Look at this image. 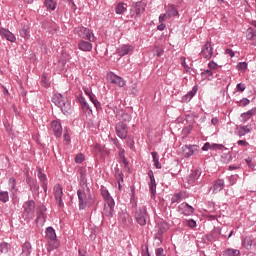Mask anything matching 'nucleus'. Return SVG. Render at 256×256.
Here are the masks:
<instances>
[{"instance_id":"nucleus-1","label":"nucleus","mask_w":256,"mask_h":256,"mask_svg":"<svg viewBox=\"0 0 256 256\" xmlns=\"http://www.w3.org/2000/svg\"><path fill=\"white\" fill-rule=\"evenodd\" d=\"M78 197V207L80 211H84L87 207H93L95 200H93V196L91 195V190L87 188L78 189L77 190Z\"/></svg>"},{"instance_id":"nucleus-2","label":"nucleus","mask_w":256,"mask_h":256,"mask_svg":"<svg viewBox=\"0 0 256 256\" xmlns=\"http://www.w3.org/2000/svg\"><path fill=\"white\" fill-rule=\"evenodd\" d=\"M54 105L61 108V111L64 115H71V103L67 101L63 95L57 93L52 97Z\"/></svg>"},{"instance_id":"nucleus-3","label":"nucleus","mask_w":256,"mask_h":256,"mask_svg":"<svg viewBox=\"0 0 256 256\" xmlns=\"http://www.w3.org/2000/svg\"><path fill=\"white\" fill-rule=\"evenodd\" d=\"M23 209V219H25V221H31V219L35 217V201H26L23 204Z\"/></svg>"},{"instance_id":"nucleus-4","label":"nucleus","mask_w":256,"mask_h":256,"mask_svg":"<svg viewBox=\"0 0 256 256\" xmlns=\"http://www.w3.org/2000/svg\"><path fill=\"white\" fill-rule=\"evenodd\" d=\"M77 34L81 37V39H86L87 41H90V43H95V41H97L95 34H93V30L89 28H85L83 26L78 27Z\"/></svg>"},{"instance_id":"nucleus-5","label":"nucleus","mask_w":256,"mask_h":256,"mask_svg":"<svg viewBox=\"0 0 256 256\" xmlns=\"http://www.w3.org/2000/svg\"><path fill=\"white\" fill-rule=\"evenodd\" d=\"M147 217H149L147 214V208L142 207L136 210L135 219L138 225H141V227H145V225H147Z\"/></svg>"},{"instance_id":"nucleus-6","label":"nucleus","mask_w":256,"mask_h":256,"mask_svg":"<svg viewBox=\"0 0 256 256\" xmlns=\"http://www.w3.org/2000/svg\"><path fill=\"white\" fill-rule=\"evenodd\" d=\"M113 215H115V200L109 201L104 203V208L102 211L103 217H108V219L113 218Z\"/></svg>"},{"instance_id":"nucleus-7","label":"nucleus","mask_w":256,"mask_h":256,"mask_svg":"<svg viewBox=\"0 0 256 256\" xmlns=\"http://www.w3.org/2000/svg\"><path fill=\"white\" fill-rule=\"evenodd\" d=\"M145 7H147V4H145V2H136L134 5V10H131V17H134V19H137V17H141V15L145 13Z\"/></svg>"},{"instance_id":"nucleus-8","label":"nucleus","mask_w":256,"mask_h":256,"mask_svg":"<svg viewBox=\"0 0 256 256\" xmlns=\"http://www.w3.org/2000/svg\"><path fill=\"white\" fill-rule=\"evenodd\" d=\"M115 131H116V135H117V137H119V139H125L127 137V135L129 134V128L127 127V124H125L123 122H118L116 124Z\"/></svg>"},{"instance_id":"nucleus-9","label":"nucleus","mask_w":256,"mask_h":256,"mask_svg":"<svg viewBox=\"0 0 256 256\" xmlns=\"http://www.w3.org/2000/svg\"><path fill=\"white\" fill-rule=\"evenodd\" d=\"M46 239L48 243H54V249H57V247H59V242L57 241V233L55 232V229L51 226L46 228Z\"/></svg>"},{"instance_id":"nucleus-10","label":"nucleus","mask_w":256,"mask_h":256,"mask_svg":"<svg viewBox=\"0 0 256 256\" xmlns=\"http://www.w3.org/2000/svg\"><path fill=\"white\" fill-rule=\"evenodd\" d=\"M183 155L186 159L189 157H193V155H197L199 153L198 145H185L182 147Z\"/></svg>"},{"instance_id":"nucleus-11","label":"nucleus","mask_w":256,"mask_h":256,"mask_svg":"<svg viewBox=\"0 0 256 256\" xmlns=\"http://www.w3.org/2000/svg\"><path fill=\"white\" fill-rule=\"evenodd\" d=\"M107 78L109 79L110 83L117 85L118 87H125V85H127V82L125 79H123V77L117 76V74L113 72H110L107 75Z\"/></svg>"},{"instance_id":"nucleus-12","label":"nucleus","mask_w":256,"mask_h":256,"mask_svg":"<svg viewBox=\"0 0 256 256\" xmlns=\"http://www.w3.org/2000/svg\"><path fill=\"white\" fill-rule=\"evenodd\" d=\"M54 197L58 207H65V203H63V187L59 184L54 186Z\"/></svg>"},{"instance_id":"nucleus-13","label":"nucleus","mask_w":256,"mask_h":256,"mask_svg":"<svg viewBox=\"0 0 256 256\" xmlns=\"http://www.w3.org/2000/svg\"><path fill=\"white\" fill-rule=\"evenodd\" d=\"M178 211L182 215L189 217V215H193V213H195V208H193L191 205H188L187 202H183L178 206Z\"/></svg>"},{"instance_id":"nucleus-14","label":"nucleus","mask_w":256,"mask_h":256,"mask_svg":"<svg viewBox=\"0 0 256 256\" xmlns=\"http://www.w3.org/2000/svg\"><path fill=\"white\" fill-rule=\"evenodd\" d=\"M51 129L53 131V135H55L58 139L63 135V126L59 121L54 120L51 122Z\"/></svg>"},{"instance_id":"nucleus-15","label":"nucleus","mask_w":256,"mask_h":256,"mask_svg":"<svg viewBox=\"0 0 256 256\" xmlns=\"http://www.w3.org/2000/svg\"><path fill=\"white\" fill-rule=\"evenodd\" d=\"M157 227H158V232L156 234L155 239H158L159 241H161V239H163V234L169 231V224H167V222H160L158 223Z\"/></svg>"},{"instance_id":"nucleus-16","label":"nucleus","mask_w":256,"mask_h":256,"mask_svg":"<svg viewBox=\"0 0 256 256\" xmlns=\"http://www.w3.org/2000/svg\"><path fill=\"white\" fill-rule=\"evenodd\" d=\"M200 55L204 57V59H211V57H213V47H211V42L205 43Z\"/></svg>"},{"instance_id":"nucleus-17","label":"nucleus","mask_w":256,"mask_h":256,"mask_svg":"<svg viewBox=\"0 0 256 256\" xmlns=\"http://www.w3.org/2000/svg\"><path fill=\"white\" fill-rule=\"evenodd\" d=\"M0 35L7 41H10V43H15V41H17L15 34L9 31L8 29L0 28Z\"/></svg>"},{"instance_id":"nucleus-18","label":"nucleus","mask_w":256,"mask_h":256,"mask_svg":"<svg viewBox=\"0 0 256 256\" xmlns=\"http://www.w3.org/2000/svg\"><path fill=\"white\" fill-rule=\"evenodd\" d=\"M201 177V170L197 169L192 171L188 177L186 178V181L189 185H195V181Z\"/></svg>"},{"instance_id":"nucleus-19","label":"nucleus","mask_w":256,"mask_h":256,"mask_svg":"<svg viewBox=\"0 0 256 256\" xmlns=\"http://www.w3.org/2000/svg\"><path fill=\"white\" fill-rule=\"evenodd\" d=\"M78 49H80V51L89 52L93 50V44L91 41L80 40L78 42Z\"/></svg>"},{"instance_id":"nucleus-20","label":"nucleus","mask_w":256,"mask_h":256,"mask_svg":"<svg viewBox=\"0 0 256 256\" xmlns=\"http://www.w3.org/2000/svg\"><path fill=\"white\" fill-rule=\"evenodd\" d=\"M26 181L30 187V191L39 197V184L37 183V180H33L32 178L28 177Z\"/></svg>"},{"instance_id":"nucleus-21","label":"nucleus","mask_w":256,"mask_h":256,"mask_svg":"<svg viewBox=\"0 0 256 256\" xmlns=\"http://www.w3.org/2000/svg\"><path fill=\"white\" fill-rule=\"evenodd\" d=\"M118 220L120 221V223H122L124 227H128V225H131V221H133V219H131V216L125 212L119 214Z\"/></svg>"},{"instance_id":"nucleus-22","label":"nucleus","mask_w":256,"mask_h":256,"mask_svg":"<svg viewBox=\"0 0 256 256\" xmlns=\"http://www.w3.org/2000/svg\"><path fill=\"white\" fill-rule=\"evenodd\" d=\"M9 185H10V193L12 195V198L13 199L17 198V192L19 191V189L17 188V179H15L14 177H11L9 179Z\"/></svg>"},{"instance_id":"nucleus-23","label":"nucleus","mask_w":256,"mask_h":256,"mask_svg":"<svg viewBox=\"0 0 256 256\" xmlns=\"http://www.w3.org/2000/svg\"><path fill=\"white\" fill-rule=\"evenodd\" d=\"M148 176L150 177V182H149L150 191L152 195H155L157 191V183L155 182V175L153 174L152 170H149Z\"/></svg>"},{"instance_id":"nucleus-24","label":"nucleus","mask_w":256,"mask_h":256,"mask_svg":"<svg viewBox=\"0 0 256 256\" xmlns=\"http://www.w3.org/2000/svg\"><path fill=\"white\" fill-rule=\"evenodd\" d=\"M246 39L251 41V45L256 47V30L254 28H248L246 32Z\"/></svg>"},{"instance_id":"nucleus-25","label":"nucleus","mask_w":256,"mask_h":256,"mask_svg":"<svg viewBox=\"0 0 256 256\" xmlns=\"http://www.w3.org/2000/svg\"><path fill=\"white\" fill-rule=\"evenodd\" d=\"M131 53H133V46L131 45H123L122 47L118 48L119 57H125V55H129Z\"/></svg>"},{"instance_id":"nucleus-26","label":"nucleus","mask_w":256,"mask_h":256,"mask_svg":"<svg viewBox=\"0 0 256 256\" xmlns=\"http://www.w3.org/2000/svg\"><path fill=\"white\" fill-rule=\"evenodd\" d=\"M252 126L251 124H247L245 126H238L237 127V135H239L240 137H245V135H247V133H251L252 130Z\"/></svg>"},{"instance_id":"nucleus-27","label":"nucleus","mask_w":256,"mask_h":256,"mask_svg":"<svg viewBox=\"0 0 256 256\" xmlns=\"http://www.w3.org/2000/svg\"><path fill=\"white\" fill-rule=\"evenodd\" d=\"M223 189H225V181L222 179H217L216 181H214L212 190L213 193H219V191H223Z\"/></svg>"},{"instance_id":"nucleus-28","label":"nucleus","mask_w":256,"mask_h":256,"mask_svg":"<svg viewBox=\"0 0 256 256\" xmlns=\"http://www.w3.org/2000/svg\"><path fill=\"white\" fill-rule=\"evenodd\" d=\"M197 95V86H194L191 91L182 97L183 103H189Z\"/></svg>"},{"instance_id":"nucleus-29","label":"nucleus","mask_w":256,"mask_h":256,"mask_svg":"<svg viewBox=\"0 0 256 256\" xmlns=\"http://www.w3.org/2000/svg\"><path fill=\"white\" fill-rule=\"evenodd\" d=\"M254 243L255 240L251 236H246L242 239V247H244V249H252Z\"/></svg>"},{"instance_id":"nucleus-30","label":"nucleus","mask_w":256,"mask_h":256,"mask_svg":"<svg viewBox=\"0 0 256 256\" xmlns=\"http://www.w3.org/2000/svg\"><path fill=\"white\" fill-rule=\"evenodd\" d=\"M166 15L171 18V17H177L179 15V12L177 11V8L175 5H169L166 9Z\"/></svg>"},{"instance_id":"nucleus-31","label":"nucleus","mask_w":256,"mask_h":256,"mask_svg":"<svg viewBox=\"0 0 256 256\" xmlns=\"http://www.w3.org/2000/svg\"><path fill=\"white\" fill-rule=\"evenodd\" d=\"M19 35L23 39H29V37H31V34L29 32V26L27 25L22 26V28L19 29Z\"/></svg>"},{"instance_id":"nucleus-32","label":"nucleus","mask_w":256,"mask_h":256,"mask_svg":"<svg viewBox=\"0 0 256 256\" xmlns=\"http://www.w3.org/2000/svg\"><path fill=\"white\" fill-rule=\"evenodd\" d=\"M127 11V4L120 2L115 7V13L117 15H123Z\"/></svg>"},{"instance_id":"nucleus-33","label":"nucleus","mask_w":256,"mask_h":256,"mask_svg":"<svg viewBox=\"0 0 256 256\" xmlns=\"http://www.w3.org/2000/svg\"><path fill=\"white\" fill-rule=\"evenodd\" d=\"M78 103L81 105L82 109H87V111H91V107L89 106V103H87V100L83 95L78 96Z\"/></svg>"},{"instance_id":"nucleus-34","label":"nucleus","mask_w":256,"mask_h":256,"mask_svg":"<svg viewBox=\"0 0 256 256\" xmlns=\"http://www.w3.org/2000/svg\"><path fill=\"white\" fill-rule=\"evenodd\" d=\"M101 195L105 201V203H109V201H115L113 197H111V194H109V191L105 188L101 189Z\"/></svg>"},{"instance_id":"nucleus-35","label":"nucleus","mask_w":256,"mask_h":256,"mask_svg":"<svg viewBox=\"0 0 256 256\" xmlns=\"http://www.w3.org/2000/svg\"><path fill=\"white\" fill-rule=\"evenodd\" d=\"M201 78L203 79V81L207 80V81H211V79H213V71L207 69L204 70L201 73Z\"/></svg>"},{"instance_id":"nucleus-36","label":"nucleus","mask_w":256,"mask_h":256,"mask_svg":"<svg viewBox=\"0 0 256 256\" xmlns=\"http://www.w3.org/2000/svg\"><path fill=\"white\" fill-rule=\"evenodd\" d=\"M152 158H153V163L156 169H161V163L159 162V154L157 152H151Z\"/></svg>"},{"instance_id":"nucleus-37","label":"nucleus","mask_w":256,"mask_h":256,"mask_svg":"<svg viewBox=\"0 0 256 256\" xmlns=\"http://www.w3.org/2000/svg\"><path fill=\"white\" fill-rule=\"evenodd\" d=\"M224 256H239L241 255V251H239L238 249H231V248H228L224 254Z\"/></svg>"},{"instance_id":"nucleus-38","label":"nucleus","mask_w":256,"mask_h":256,"mask_svg":"<svg viewBox=\"0 0 256 256\" xmlns=\"http://www.w3.org/2000/svg\"><path fill=\"white\" fill-rule=\"evenodd\" d=\"M89 99L91 103H93L94 107H96L97 111L101 110V102L97 100V96H95V94L90 95Z\"/></svg>"},{"instance_id":"nucleus-39","label":"nucleus","mask_w":256,"mask_h":256,"mask_svg":"<svg viewBox=\"0 0 256 256\" xmlns=\"http://www.w3.org/2000/svg\"><path fill=\"white\" fill-rule=\"evenodd\" d=\"M31 249H32L31 243L25 242L22 246V253H24V255L26 256H29L31 255Z\"/></svg>"},{"instance_id":"nucleus-40","label":"nucleus","mask_w":256,"mask_h":256,"mask_svg":"<svg viewBox=\"0 0 256 256\" xmlns=\"http://www.w3.org/2000/svg\"><path fill=\"white\" fill-rule=\"evenodd\" d=\"M45 6L46 9H50V11H55V9L57 8V2L53 0H45Z\"/></svg>"},{"instance_id":"nucleus-41","label":"nucleus","mask_w":256,"mask_h":256,"mask_svg":"<svg viewBox=\"0 0 256 256\" xmlns=\"http://www.w3.org/2000/svg\"><path fill=\"white\" fill-rule=\"evenodd\" d=\"M10 250H11V244H9L7 242L0 243V252L1 253H9Z\"/></svg>"},{"instance_id":"nucleus-42","label":"nucleus","mask_w":256,"mask_h":256,"mask_svg":"<svg viewBox=\"0 0 256 256\" xmlns=\"http://www.w3.org/2000/svg\"><path fill=\"white\" fill-rule=\"evenodd\" d=\"M183 201V193L179 192L172 196L171 203H181Z\"/></svg>"},{"instance_id":"nucleus-43","label":"nucleus","mask_w":256,"mask_h":256,"mask_svg":"<svg viewBox=\"0 0 256 256\" xmlns=\"http://www.w3.org/2000/svg\"><path fill=\"white\" fill-rule=\"evenodd\" d=\"M0 201L1 203H7L9 201L8 191H0Z\"/></svg>"},{"instance_id":"nucleus-44","label":"nucleus","mask_w":256,"mask_h":256,"mask_svg":"<svg viewBox=\"0 0 256 256\" xmlns=\"http://www.w3.org/2000/svg\"><path fill=\"white\" fill-rule=\"evenodd\" d=\"M47 215L45 214H37L36 223H40V225H43L45 223Z\"/></svg>"},{"instance_id":"nucleus-45","label":"nucleus","mask_w":256,"mask_h":256,"mask_svg":"<svg viewBox=\"0 0 256 256\" xmlns=\"http://www.w3.org/2000/svg\"><path fill=\"white\" fill-rule=\"evenodd\" d=\"M121 120L124 121L125 123H129V121H131V115H129V113L127 112H122Z\"/></svg>"},{"instance_id":"nucleus-46","label":"nucleus","mask_w":256,"mask_h":256,"mask_svg":"<svg viewBox=\"0 0 256 256\" xmlns=\"http://www.w3.org/2000/svg\"><path fill=\"white\" fill-rule=\"evenodd\" d=\"M115 179L117 183L123 182V172H121L120 170H117L115 173Z\"/></svg>"},{"instance_id":"nucleus-47","label":"nucleus","mask_w":256,"mask_h":256,"mask_svg":"<svg viewBox=\"0 0 256 256\" xmlns=\"http://www.w3.org/2000/svg\"><path fill=\"white\" fill-rule=\"evenodd\" d=\"M120 159H122V162L124 163L125 166L129 165L127 162V158H125V150H120L118 153Z\"/></svg>"},{"instance_id":"nucleus-48","label":"nucleus","mask_w":256,"mask_h":256,"mask_svg":"<svg viewBox=\"0 0 256 256\" xmlns=\"http://www.w3.org/2000/svg\"><path fill=\"white\" fill-rule=\"evenodd\" d=\"M245 89H247V86H245V84L238 83L236 86L235 93H237V92L243 93V91H245Z\"/></svg>"},{"instance_id":"nucleus-49","label":"nucleus","mask_w":256,"mask_h":256,"mask_svg":"<svg viewBox=\"0 0 256 256\" xmlns=\"http://www.w3.org/2000/svg\"><path fill=\"white\" fill-rule=\"evenodd\" d=\"M154 51L157 55V57H162L163 53H165V51L163 50V48L159 47V46H155L154 47Z\"/></svg>"},{"instance_id":"nucleus-50","label":"nucleus","mask_w":256,"mask_h":256,"mask_svg":"<svg viewBox=\"0 0 256 256\" xmlns=\"http://www.w3.org/2000/svg\"><path fill=\"white\" fill-rule=\"evenodd\" d=\"M38 179H40L41 183L47 181V176L41 171V169L38 170Z\"/></svg>"},{"instance_id":"nucleus-51","label":"nucleus","mask_w":256,"mask_h":256,"mask_svg":"<svg viewBox=\"0 0 256 256\" xmlns=\"http://www.w3.org/2000/svg\"><path fill=\"white\" fill-rule=\"evenodd\" d=\"M46 211H47V207H45V205H39L37 207V214L45 215Z\"/></svg>"},{"instance_id":"nucleus-52","label":"nucleus","mask_w":256,"mask_h":256,"mask_svg":"<svg viewBox=\"0 0 256 256\" xmlns=\"http://www.w3.org/2000/svg\"><path fill=\"white\" fill-rule=\"evenodd\" d=\"M238 71H245L247 69V62H240L237 65Z\"/></svg>"},{"instance_id":"nucleus-53","label":"nucleus","mask_w":256,"mask_h":256,"mask_svg":"<svg viewBox=\"0 0 256 256\" xmlns=\"http://www.w3.org/2000/svg\"><path fill=\"white\" fill-rule=\"evenodd\" d=\"M218 67L219 66L217 65V63H215V61H211L208 64V68L210 71H216V69H218Z\"/></svg>"},{"instance_id":"nucleus-54","label":"nucleus","mask_w":256,"mask_h":256,"mask_svg":"<svg viewBox=\"0 0 256 256\" xmlns=\"http://www.w3.org/2000/svg\"><path fill=\"white\" fill-rule=\"evenodd\" d=\"M83 161H85V156L82 153L76 155L75 163H82Z\"/></svg>"},{"instance_id":"nucleus-55","label":"nucleus","mask_w":256,"mask_h":256,"mask_svg":"<svg viewBox=\"0 0 256 256\" xmlns=\"http://www.w3.org/2000/svg\"><path fill=\"white\" fill-rule=\"evenodd\" d=\"M245 162L247 163L248 167H250V169H255V164H253V159L251 157L246 158Z\"/></svg>"},{"instance_id":"nucleus-56","label":"nucleus","mask_w":256,"mask_h":256,"mask_svg":"<svg viewBox=\"0 0 256 256\" xmlns=\"http://www.w3.org/2000/svg\"><path fill=\"white\" fill-rule=\"evenodd\" d=\"M249 103H251V100H249L248 98H243L242 100H240V107H247Z\"/></svg>"},{"instance_id":"nucleus-57","label":"nucleus","mask_w":256,"mask_h":256,"mask_svg":"<svg viewBox=\"0 0 256 256\" xmlns=\"http://www.w3.org/2000/svg\"><path fill=\"white\" fill-rule=\"evenodd\" d=\"M187 225L188 227H190V229H195V227H197V222H195V220L190 219L187 220Z\"/></svg>"},{"instance_id":"nucleus-58","label":"nucleus","mask_w":256,"mask_h":256,"mask_svg":"<svg viewBox=\"0 0 256 256\" xmlns=\"http://www.w3.org/2000/svg\"><path fill=\"white\" fill-rule=\"evenodd\" d=\"M230 185H235L237 183V176L231 175L229 178Z\"/></svg>"},{"instance_id":"nucleus-59","label":"nucleus","mask_w":256,"mask_h":256,"mask_svg":"<svg viewBox=\"0 0 256 256\" xmlns=\"http://www.w3.org/2000/svg\"><path fill=\"white\" fill-rule=\"evenodd\" d=\"M241 118H242V121L245 123V122L249 121L251 116L248 115L247 112H244V113L241 114Z\"/></svg>"},{"instance_id":"nucleus-60","label":"nucleus","mask_w":256,"mask_h":256,"mask_svg":"<svg viewBox=\"0 0 256 256\" xmlns=\"http://www.w3.org/2000/svg\"><path fill=\"white\" fill-rule=\"evenodd\" d=\"M223 147L224 146L222 144H210V149H218L219 151H221Z\"/></svg>"},{"instance_id":"nucleus-61","label":"nucleus","mask_w":256,"mask_h":256,"mask_svg":"<svg viewBox=\"0 0 256 256\" xmlns=\"http://www.w3.org/2000/svg\"><path fill=\"white\" fill-rule=\"evenodd\" d=\"M237 145H240L241 147H249V142H247L246 140H239L237 142Z\"/></svg>"},{"instance_id":"nucleus-62","label":"nucleus","mask_w":256,"mask_h":256,"mask_svg":"<svg viewBox=\"0 0 256 256\" xmlns=\"http://www.w3.org/2000/svg\"><path fill=\"white\" fill-rule=\"evenodd\" d=\"M165 250L163 248H157L156 249V256H164Z\"/></svg>"},{"instance_id":"nucleus-63","label":"nucleus","mask_w":256,"mask_h":256,"mask_svg":"<svg viewBox=\"0 0 256 256\" xmlns=\"http://www.w3.org/2000/svg\"><path fill=\"white\" fill-rule=\"evenodd\" d=\"M83 91L85 93V95H87V97H91V95H93V92L91 91V89L84 87Z\"/></svg>"},{"instance_id":"nucleus-64","label":"nucleus","mask_w":256,"mask_h":256,"mask_svg":"<svg viewBox=\"0 0 256 256\" xmlns=\"http://www.w3.org/2000/svg\"><path fill=\"white\" fill-rule=\"evenodd\" d=\"M246 113L250 117H253L254 115H256V108H252L251 110L247 111Z\"/></svg>"}]
</instances>
